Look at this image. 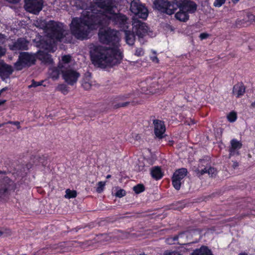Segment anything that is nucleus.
I'll return each instance as SVG.
<instances>
[{"mask_svg": "<svg viewBox=\"0 0 255 255\" xmlns=\"http://www.w3.org/2000/svg\"><path fill=\"white\" fill-rule=\"evenodd\" d=\"M184 234V233H182L179 234L178 235H176L174 237H169L166 240V242L167 244L169 245H172L178 243V242H177V241L178 238L179 237H182Z\"/></svg>", "mask_w": 255, "mask_h": 255, "instance_id": "a878e982", "label": "nucleus"}, {"mask_svg": "<svg viewBox=\"0 0 255 255\" xmlns=\"http://www.w3.org/2000/svg\"><path fill=\"white\" fill-rule=\"evenodd\" d=\"M125 195H126V192L123 189H120V190H118L116 193V196L118 197H122L124 196Z\"/></svg>", "mask_w": 255, "mask_h": 255, "instance_id": "e433bc0d", "label": "nucleus"}, {"mask_svg": "<svg viewBox=\"0 0 255 255\" xmlns=\"http://www.w3.org/2000/svg\"><path fill=\"white\" fill-rule=\"evenodd\" d=\"M175 16L177 19L182 21H185L189 18L188 13L180 9L175 14Z\"/></svg>", "mask_w": 255, "mask_h": 255, "instance_id": "b1692460", "label": "nucleus"}, {"mask_svg": "<svg viewBox=\"0 0 255 255\" xmlns=\"http://www.w3.org/2000/svg\"><path fill=\"white\" fill-rule=\"evenodd\" d=\"M1 234H2V233H1V232L0 231V236L1 235Z\"/></svg>", "mask_w": 255, "mask_h": 255, "instance_id": "4d7b16f0", "label": "nucleus"}, {"mask_svg": "<svg viewBox=\"0 0 255 255\" xmlns=\"http://www.w3.org/2000/svg\"><path fill=\"white\" fill-rule=\"evenodd\" d=\"M151 59L152 60V61L153 62H155V63H158L159 62V60L158 59V58L154 56L153 57H151Z\"/></svg>", "mask_w": 255, "mask_h": 255, "instance_id": "37998d69", "label": "nucleus"}, {"mask_svg": "<svg viewBox=\"0 0 255 255\" xmlns=\"http://www.w3.org/2000/svg\"><path fill=\"white\" fill-rule=\"evenodd\" d=\"M191 255H213L211 251L206 247L203 246L199 249L195 250Z\"/></svg>", "mask_w": 255, "mask_h": 255, "instance_id": "4be33fe9", "label": "nucleus"}, {"mask_svg": "<svg viewBox=\"0 0 255 255\" xmlns=\"http://www.w3.org/2000/svg\"><path fill=\"white\" fill-rule=\"evenodd\" d=\"M130 10L136 16L142 19H145L148 16V10L142 5L139 0H133L130 3Z\"/></svg>", "mask_w": 255, "mask_h": 255, "instance_id": "1a4fd4ad", "label": "nucleus"}, {"mask_svg": "<svg viewBox=\"0 0 255 255\" xmlns=\"http://www.w3.org/2000/svg\"><path fill=\"white\" fill-rule=\"evenodd\" d=\"M48 29V36L53 41V43L56 41L70 42L69 38L70 34L65 27L61 23L50 22L47 25Z\"/></svg>", "mask_w": 255, "mask_h": 255, "instance_id": "7ed1b4c3", "label": "nucleus"}, {"mask_svg": "<svg viewBox=\"0 0 255 255\" xmlns=\"http://www.w3.org/2000/svg\"><path fill=\"white\" fill-rule=\"evenodd\" d=\"M237 118V114L235 112H230L227 116V119L228 121L233 123L236 121Z\"/></svg>", "mask_w": 255, "mask_h": 255, "instance_id": "c756f323", "label": "nucleus"}, {"mask_svg": "<svg viewBox=\"0 0 255 255\" xmlns=\"http://www.w3.org/2000/svg\"><path fill=\"white\" fill-rule=\"evenodd\" d=\"M239 0H232V1H233V2L234 3H236Z\"/></svg>", "mask_w": 255, "mask_h": 255, "instance_id": "3c124183", "label": "nucleus"}, {"mask_svg": "<svg viewBox=\"0 0 255 255\" xmlns=\"http://www.w3.org/2000/svg\"><path fill=\"white\" fill-rule=\"evenodd\" d=\"M6 0L10 3H18L20 0Z\"/></svg>", "mask_w": 255, "mask_h": 255, "instance_id": "c03bdc74", "label": "nucleus"}, {"mask_svg": "<svg viewBox=\"0 0 255 255\" xmlns=\"http://www.w3.org/2000/svg\"><path fill=\"white\" fill-rule=\"evenodd\" d=\"M157 86H158L157 82H154L146 90H142L144 93L139 94L137 97H135L131 101L132 104L133 105L141 104L144 103V100L143 99L146 97V95L159 93L161 90H160L159 88H156Z\"/></svg>", "mask_w": 255, "mask_h": 255, "instance_id": "0eeeda50", "label": "nucleus"}, {"mask_svg": "<svg viewBox=\"0 0 255 255\" xmlns=\"http://www.w3.org/2000/svg\"><path fill=\"white\" fill-rule=\"evenodd\" d=\"M105 185L106 182L100 181L98 182V187L96 189L97 192L98 193H101L104 190Z\"/></svg>", "mask_w": 255, "mask_h": 255, "instance_id": "7c9ffc66", "label": "nucleus"}, {"mask_svg": "<svg viewBox=\"0 0 255 255\" xmlns=\"http://www.w3.org/2000/svg\"><path fill=\"white\" fill-rule=\"evenodd\" d=\"M144 190V186L141 184H138L133 187V190L136 193H140Z\"/></svg>", "mask_w": 255, "mask_h": 255, "instance_id": "2f4dec72", "label": "nucleus"}, {"mask_svg": "<svg viewBox=\"0 0 255 255\" xmlns=\"http://www.w3.org/2000/svg\"><path fill=\"white\" fill-rule=\"evenodd\" d=\"M62 60L64 63H69L71 60V57L69 55H66L62 57Z\"/></svg>", "mask_w": 255, "mask_h": 255, "instance_id": "72a5a7b5", "label": "nucleus"}, {"mask_svg": "<svg viewBox=\"0 0 255 255\" xmlns=\"http://www.w3.org/2000/svg\"><path fill=\"white\" fill-rule=\"evenodd\" d=\"M203 161H204L203 160H201L200 162L201 163V162H203Z\"/></svg>", "mask_w": 255, "mask_h": 255, "instance_id": "bf43d9fd", "label": "nucleus"}, {"mask_svg": "<svg viewBox=\"0 0 255 255\" xmlns=\"http://www.w3.org/2000/svg\"><path fill=\"white\" fill-rule=\"evenodd\" d=\"M63 76L65 80H76L80 76V73L73 69H67L63 71Z\"/></svg>", "mask_w": 255, "mask_h": 255, "instance_id": "dca6fc26", "label": "nucleus"}, {"mask_svg": "<svg viewBox=\"0 0 255 255\" xmlns=\"http://www.w3.org/2000/svg\"><path fill=\"white\" fill-rule=\"evenodd\" d=\"M151 174L153 178L156 180L160 179L162 177V173L158 167H154L151 170Z\"/></svg>", "mask_w": 255, "mask_h": 255, "instance_id": "393cba45", "label": "nucleus"}, {"mask_svg": "<svg viewBox=\"0 0 255 255\" xmlns=\"http://www.w3.org/2000/svg\"><path fill=\"white\" fill-rule=\"evenodd\" d=\"M118 31L111 28L101 29L98 36L99 41L114 46L113 48L90 45V54L95 65L101 68L114 66L120 62L122 55L118 49L119 38Z\"/></svg>", "mask_w": 255, "mask_h": 255, "instance_id": "f03ea898", "label": "nucleus"}, {"mask_svg": "<svg viewBox=\"0 0 255 255\" xmlns=\"http://www.w3.org/2000/svg\"><path fill=\"white\" fill-rule=\"evenodd\" d=\"M175 4L178 5V8H179L180 10L185 11L188 13L194 12L197 8L196 4L193 1L189 0L176 1Z\"/></svg>", "mask_w": 255, "mask_h": 255, "instance_id": "f8f14e48", "label": "nucleus"}, {"mask_svg": "<svg viewBox=\"0 0 255 255\" xmlns=\"http://www.w3.org/2000/svg\"><path fill=\"white\" fill-rule=\"evenodd\" d=\"M36 58L34 55L27 52L21 53L18 60L15 63L16 70H20L25 66H30L35 63Z\"/></svg>", "mask_w": 255, "mask_h": 255, "instance_id": "39448f33", "label": "nucleus"}, {"mask_svg": "<svg viewBox=\"0 0 255 255\" xmlns=\"http://www.w3.org/2000/svg\"><path fill=\"white\" fill-rule=\"evenodd\" d=\"M154 133L159 138H162L165 131V127L163 122L159 120H154Z\"/></svg>", "mask_w": 255, "mask_h": 255, "instance_id": "4468645a", "label": "nucleus"}, {"mask_svg": "<svg viewBox=\"0 0 255 255\" xmlns=\"http://www.w3.org/2000/svg\"><path fill=\"white\" fill-rule=\"evenodd\" d=\"M153 53L154 54H155V51H153Z\"/></svg>", "mask_w": 255, "mask_h": 255, "instance_id": "13d9d810", "label": "nucleus"}, {"mask_svg": "<svg viewBox=\"0 0 255 255\" xmlns=\"http://www.w3.org/2000/svg\"><path fill=\"white\" fill-rule=\"evenodd\" d=\"M3 173H4V172L2 171H1V170H0V174H3Z\"/></svg>", "mask_w": 255, "mask_h": 255, "instance_id": "6e6d98bb", "label": "nucleus"}, {"mask_svg": "<svg viewBox=\"0 0 255 255\" xmlns=\"http://www.w3.org/2000/svg\"><path fill=\"white\" fill-rule=\"evenodd\" d=\"M25 9L30 12L37 14L42 8V0H25Z\"/></svg>", "mask_w": 255, "mask_h": 255, "instance_id": "9b49d317", "label": "nucleus"}, {"mask_svg": "<svg viewBox=\"0 0 255 255\" xmlns=\"http://www.w3.org/2000/svg\"><path fill=\"white\" fill-rule=\"evenodd\" d=\"M199 166V167L195 170V172L198 176H201L206 173H207L210 176H213L216 174V170L213 167H206L204 168Z\"/></svg>", "mask_w": 255, "mask_h": 255, "instance_id": "f3484780", "label": "nucleus"}, {"mask_svg": "<svg viewBox=\"0 0 255 255\" xmlns=\"http://www.w3.org/2000/svg\"><path fill=\"white\" fill-rule=\"evenodd\" d=\"M6 52L5 48L0 46V57L4 55Z\"/></svg>", "mask_w": 255, "mask_h": 255, "instance_id": "ea45409f", "label": "nucleus"}, {"mask_svg": "<svg viewBox=\"0 0 255 255\" xmlns=\"http://www.w3.org/2000/svg\"><path fill=\"white\" fill-rule=\"evenodd\" d=\"M15 187L14 182L8 177L0 179V198H4L11 191H14Z\"/></svg>", "mask_w": 255, "mask_h": 255, "instance_id": "6e6552de", "label": "nucleus"}, {"mask_svg": "<svg viewBox=\"0 0 255 255\" xmlns=\"http://www.w3.org/2000/svg\"><path fill=\"white\" fill-rule=\"evenodd\" d=\"M76 81H66L63 84L59 85L57 89L62 93L63 94H66L69 91L68 85L73 86L76 83Z\"/></svg>", "mask_w": 255, "mask_h": 255, "instance_id": "aec40b11", "label": "nucleus"}, {"mask_svg": "<svg viewBox=\"0 0 255 255\" xmlns=\"http://www.w3.org/2000/svg\"><path fill=\"white\" fill-rule=\"evenodd\" d=\"M111 175H108L107 176L106 178H107V179H109V178H111Z\"/></svg>", "mask_w": 255, "mask_h": 255, "instance_id": "603ef678", "label": "nucleus"}, {"mask_svg": "<svg viewBox=\"0 0 255 255\" xmlns=\"http://www.w3.org/2000/svg\"><path fill=\"white\" fill-rule=\"evenodd\" d=\"M66 194L64 196L65 198L70 199L76 197L77 192L75 190H71L70 189H67L66 190Z\"/></svg>", "mask_w": 255, "mask_h": 255, "instance_id": "cd10ccee", "label": "nucleus"}, {"mask_svg": "<svg viewBox=\"0 0 255 255\" xmlns=\"http://www.w3.org/2000/svg\"><path fill=\"white\" fill-rule=\"evenodd\" d=\"M7 90H8L7 87H5V88H3L1 89V90H0V95L1 94V93L2 92H5Z\"/></svg>", "mask_w": 255, "mask_h": 255, "instance_id": "de8ad7c7", "label": "nucleus"}, {"mask_svg": "<svg viewBox=\"0 0 255 255\" xmlns=\"http://www.w3.org/2000/svg\"><path fill=\"white\" fill-rule=\"evenodd\" d=\"M129 103V102H126V103H122V104L119 105L118 107H125V106H127Z\"/></svg>", "mask_w": 255, "mask_h": 255, "instance_id": "49530a36", "label": "nucleus"}, {"mask_svg": "<svg viewBox=\"0 0 255 255\" xmlns=\"http://www.w3.org/2000/svg\"><path fill=\"white\" fill-rule=\"evenodd\" d=\"M139 255H146L145 254H142ZM163 255H181L180 254H179L177 252H165Z\"/></svg>", "mask_w": 255, "mask_h": 255, "instance_id": "4c0bfd02", "label": "nucleus"}, {"mask_svg": "<svg viewBox=\"0 0 255 255\" xmlns=\"http://www.w3.org/2000/svg\"><path fill=\"white\" fill-rule=\"evenodd\" d=\"M5 102H6V101L4 100H0V106L2 105L4 103H5Z\"/></svg>", "mask_w": 255, "mask_h": 255, "instance_id": "09e8293b", "label": "nucleus"}, {"mask_svg": "<svg viewBox=\"0 0 255 255\" xmlns=\"http://www.w3.org/2000/svg\"><path fill=\"white\" fill-rule=\"evenodd\" d=\"M187 170L182 168L175 171L172 176V184L176 190H179L181 184L183 182V179L187 175Z\"/></svg>", "mask_w": 255, "mask_h": 255, "instance_id": "9d476101", "label": "nucleus"}, {"mask_svg": "<svg viewBox=\"0 0 255 255\" xmlns=\"http://www.w3.org/2000/svg\"><path fill=\"white\" fill-rule=\"evenodd\" d=\"M4 125V123L3 124H0V128L2 127Z\"/></svg>", "mask_w": 255, "mask_h": 255, "instance_id": "5fc2aeb1", "label": "nucleus"}, {"mask_svg": "<svg viewBox=\"0 0 255 255\" xmlns=\"http://www.w3.org/2000/svg\"><path fill=\"white\" fill-rule=\"evenodd\" d=\"M186 124L188 125H191L195 124V122L192 120H190V122L186 121Z\"/></svg>", "mask_w": 255, "mask_h": 255, "instance_id": "a18cd8bd", "label": "nucleus"}, {"mask_svg": "<svg viewBox=\"0 0 255 255\" xmlns=\"http://www.w3.org/2000/svg\"><path fill=\"white\" fill-rule=\"evenodd\" d=\"M92 81H81V85L85 90H89L91 88Z\"/></svg>", "mask_w": 255, "mask_h": 255, "instance_id": "c85d7f7f", "label": "nucleus"}, {"mask_svg": "<svg viewBox=\"0 0 255 255\" xmlns=\"http://www.w3.org/2000/svg\"><path fill=\"white\" fill-rule=\"evenodd\" d=\"M127 29H125L123 30L125 32L126 42L128 44L132 45L135 41L134 33H133V31L131 32Z\"/></svg>", "mask_w": 255, "mask_h": 255, "instance_id": "412c9836", "label": "nucleus"}, {"mask_svg": "<svg viewBox=\"0 0 255 255\" xmlns=\"http://www.w3.org/2000/svg\"><path fill=\"white\" fill-rule=\"evenodd\" d=\"M144 53V52L143 49L141 47H139L136 48L134 54L135 55L139 57L143 56Z\"/></svg>", "mask_w": 255, "mask_h": 255, "instance_id": "473e14b6", "label": "nucleus"}, {"mask_svg": "<svg viewBox=\"0 0 255 255\" xmlns=\"http://www.w3.org/2000/svg\"><path fill=\"white\" fill-rule=\"evenodd\" d=\"M28 41L23 38H18L9 47L11 50H25L28 49Z\"/></svg>", "mask_w": 255, "mask_h": 255, "instance_id": "ddd939ff", "label": "nucleus"}, {"mask_svg": "<svg viewBox=\"0 0 255 255\" xmlns=\"http://www.w3.org/2000/svg\"><path fill=\"white\" fill-rule=\"evenodd\" d=\"M7 123L16 126L17 127V128H20V125H19L20 123H19V122H11V121H9Z\"/></svg>", "mask_w": 255, "mask_h": 255, "instance_id": "a19ab883", "label": "nucleus"}, {"mask_svg": "<svg viewBox=\"0 0 255 255\" xmlns=\"http://www.w3.org/2000/svg\"><path fill=\"white\" fill-rule=\"evenodd\" d=\"M116 5L115 0H93L90 11H83L80 17L73 18L70 24L71 34L78 39H87L97 25L106 24L109 20L123 30L128 29V19L126 15L115 12Z\"/></svg>", "mask_w": 255, "mask_h": 255, "instance_id": "f257e3e1", "label": "nucleus"}, {"mask_svg": "<svg viewBox=\"0 0 255 255\" xmlns=\"http://www.w3.org/2000/svg\"><path fill=\"white\" fill-rule=\"evenodd\" d=\"M59 71L56 68H50L48 71L49 78L52 79H57L59 77Z\"/></svg>", "mask_w": 255, "mask_h": 255, "instance_id": "bb28decb", "label": "nucleus"}, {"mask_svg": "<svg viewBox=\"0 0 255 255\" xmlns=\"http://www.w3.org/2000/svg\"><path fill=\"white\" fill-rule=\"evenodd\" d=\"M231 147L230 148V155H232L235 154V151L241 148L242 144L239 141L236 139H233L231 140Z\"/></svg>", "mask_w": 255, "mask_h": 255, "instance_id": "5701e85b", "label": "nucleus"}, {"mask_svg": "<svg viewBox=\"0 0 255 255\" xmlns=\"http://www.w3.org/2000/svg\"><path fill=\"white\" fill-rule=\"evenodd\" d=\"M226 1V0H215L214 2V5L216 7H220Z\"/></svg>", "mask_w": 255, "mask_h": 255, "instance_id": "f704fd0d", "label": "nucleus"}, {"mask_svg": "<svg viewBox=\"0 0 255 255\" xmlns=\"http://www.w3.org/2000/svg\"><path fill=\"white\" fill-rule=\"evenodd\" d=\"M37 58L45 64H51L53 62L51 56L43 51H39L38 52Z\"/></svg>", "mask_w": 255, "mask_h": 255, "instance_id": "6ab92c4d", "label": "nucleus"}, {"mask_svg": "<svg viewBox=\"0 0 255 255\" xmlns=\"http://www.w3.org/2000/svg\"><path fill=\"white\" fill-rule=\"evenodd\" d=\"M245 87L242 82H238L233 89V94L237 98L242 96L245 93Z\"/></svg>", "mask_w": 255, "mask_h": 255, "instance_id": "a211bd4d", "label": "nucleus"}, {"mask_svg": "<svg viewBox=\"0 0 255 255\" xmlns=\"http://www.w3.org/2000/svg\"><path fill=\"white\" fill-rule=\"evenodd\" d=\"M209 35L208 33H202L200 34L199 37L202 40L207 38V37H209Z\"/></svg>", "mask_w": 255, "mask_h": 255, "instance_id": "58836bf2", "label": "nucleus"}, {"mask_svg": "<svg viewBox=\"0 0 255 255\" xmlns=\"http://www.w3.org/2000/svg\"><path fill=\"white\" fill-rule=\"evenodd\" d=\"M42 85V82H36L33 81L32 83L29 85L28 87V88H35Z\"/></svg>", "mask_w": 255, "mask_h": 255, "instance_id": "c9c22d12", "label": "nucleus"}, {"mask_svg": "<svg viewBox=\"0 0 255 255\" xmlns=\"http://www.w3.org/2000/svg\"><path fill=\"white\" fill-rule=\"evenodd\" d=\"M5 36L0 33V42H3L5 39Z\"/></svg>", "mask_w": 255, "mask_h": 255, "instance_id": "79ce46f5", "label": "nucleus"}, {"mask_svg": "<svg viewBox=\"0 0 255 255\" xmlns=\"http://www.w3.org/2000/svg\"><path fill=\"white\" fill-rule=\"evenodd\" d=\"M154 7L162 12L171 15L178 8L175 1L170 2L167 0H155L153 2Z\"/></svg>", "mask_w": 255, "mask_h": 255, "instance_id": "20e7f679", "label": "nucleus"}, {"mask_svg": "<svg viewBox=\"0 0 255 255\" xmlns=\"http://www.w3.org/2000/svg\"><path fill=\"white\" fill-rule=\"evenodd\" d=\"M239 255H248V254L246 253H241L239 254Z\"/></svg>", "mask_w": 255, "mask_h": 255, "instance_id": "864d4df0", "label": "nucleus"}, {"mask_svg": "<svg viewBox=\"0 0 255 255\" xmlns=\"http://www.w3.org/2000/svg\"><path fill=\"white\" fill-rule=\"evenodd\" d=\"M251 107H252V108H255V101L254 102H253V103H252V104H251Z\"/></svg>", "mask_w": 255, "mask_h": 255, "instance_id": "8fccbe9b", "label": "nucleus"}, {"mask_svg": "<svg viewBox=\"0 0 255 255\" xmlns=\"http://www.w3.org/2000/svg\"><path fill=\"white\" fill-rule=\"evenodd\" d=\"M132 26L133 32L138 38H143L147 34L148 30V27L146 24L135 17L132 18Z\"/></svg>", "mask_w": 255, "mask_h": 255, "instance_id": "423d86ee", "label": "nucleus"}, {"mask_svg": "<svg viewBox=\"0 0 255 255\" xmlns=\"http://www.w3.org/2000/svg\"><path fill=\"white\" fill-rule=\"evenodd\" d=\"M12 69L11 66L0 62V76L2 79L7 78L12 73Z\"/></svg>", "mask_w": 255, "mask_h": 255, "instance_id": "2eb2a0df", "label": "nucleus"}]
</instances>
